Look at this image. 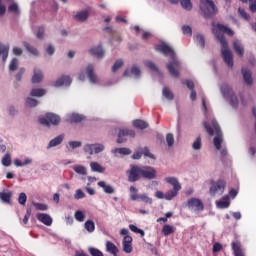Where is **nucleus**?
Listing matches in <instances>:
<instances>
[{
    "label": "nucleus",
    "instance_id": "47",
    "mask_svg": "<svg viewBox=\"0 0 256 256\" xmlns=\"http://www.w3.org/2000/svg\"><path fill=\"white\" fill-rule=\"evenodd\" d=\"M11 1L13 0H0V17H3V15H5V13L7 12V7H5V5H3L2 3H11Z\"/></svg>",
    "mask_w": 256,
    "mask_h": 256
},
{
    "label": "nucleus",
    "instance_id": "37",
    "mask_svg": "<svg viewBox=\"0 0 256 256\" xmlns=\"http://www.w3.org/2000/svg\"><path fill=\"white\" fill-rule=\"evenodd\" d=\"M73 169L78 175H87V168L83 165H75Z\"/></svg>",
    "mask_w": 256,
    "mask_h": 256
},
{
    "label": "nucleus",
    "instance_id": "39",
    "mask_svg": "<svg viewBox=\"0 0 256 256\" xmlns=\"http://www.w3.org/2000/svg\"><path fill=\"white\" fill-rule=\"evenodd\" d=\"M90 167L92 171H96V173H103V171H105V168H102L97 162H91Z\"/></svg>",
    "mask_w": 256,
    "mask_h": 256
},
{
    "label": "nucleus",
    "instance_id": "3",
    "mask_svg": "<svg viewBox=\"0 0 256 256\" xmlns=\"http://www.w3.org/2000/svg\"><path fill=\"white\" fill-rule=\"evenodd\" d=\"M211 123H212V127L209 124V122H204L203 125L210 136H213L216 133V136L213 139V143H214L215 149L219 151L223 143V132H221V127L219 126V123H217V120L213 119Z\"/></svg>",
    "mask_w": 256,
    "mask_h": 256
},
{
    "label": "nucleus",
    "instance_id": "24",
    "mask_svg": "<svg viewBox=\"0 0 256 256\" xmlns=\"http://www.w3.org/2000/svg\"><path fill=\"white\" fill-rule=\"evenodd\" d=\"M233 49H234L235 53L238 54L240 57H243V55H245V49L243 48V45H241V42L234 41Z\"/></svg>",
    "mask_w": 256,
    "mask_h": 256
},
{
    "label": "nucleus",
    "instance_id": "60",
    "mask_svg": "<svg viewBox=\"0 0 256 256\" xmlns=\"http://www.w3.org/2000/svg\"><path fill=\"white\" fill-rule=\"evenodd\" d=\"M140 201H144V203H148L149 205H151V203H153V200L151 198H149L147 195L143 194V195H139Z\"/></svg>",
    "mask_w": 256,
    "mask_h": 256
},
{
    "label": "nucleus",
    "instance_id": "40",
    "mask_svg": "<svg viewBox=\"0 0 256 256\" xmlns=\"http://www.w3.org/2000/svg\"><path fill=\"white\" fill-rule=\"evenodd\" d=\"M74 217L76 221H79V223H83V221H85V213L81 210H77L74 214Z\"/></svg>",
    "mask_w": 256,
    "mask_h": 256
},
{
    "label": "nucleus",
    "instance_id": "64",
    "mask_svg": "<svg viewBox=\"0 0 256 256\" xmlns=\"http://www.w3.org/2000/svg\"><path fill=\"white\" fill-rule=\"evenodd\" d=\"M251 13H256V0H248Z\"/></svg>",
    "mask_w": 256,
    "mask_h": 256
},
{
    "label": "nucleus",
    "instance_id": "7",
    "mask_svg": "<svg viewBox=\"0 0 256 256\" xmlns=\"http://www.w3.org/2000/svg\"><path fill=\"white\" fill-rule=\"evenodd\" d=\"M39 123L41 125H45V127H51V125L56 127L59 125V123H61V117L55 113L48 112L39 118Z\"/></svg>",
    "mask_w": 256,
    "mask_h": 256
},
{
    "label": "nucleus",
    "instance_id": "13",
    "mask_svg": "<svg viewBox=\"0 0 256 256\" xmlns=\"http://www.w3.org/2000/svg\"><path fill=\"white\" fill-rule=\"evenodd\" d=\"M127 137L135 138V132L129 129H122L118 133L117 143H125L127 141Z\"/></svg>",
    "mask_w": 256,
    "mask_h": 256
},
{
    "label": "nucleus",
    "instance_id": "58",
    "mask_svg": "<svg viewBox=\"0 0 256 256\" xmlns=\"http://www.w3.org/2000/svg\"><path fill=\"white\" fill-rule=\"evenodd\" d=\"M144 65H146V67H148L149 69H151L152 71H159V69L157 68V66L155 65V63H153L152 61H145Z\"/></svg>",
    "mask_w": 256,
    "mask_h": 256
},
{
    "label": "nucleus",
    "instance_id": "11",
    "mask_svg": "<svg viewBox=\"0 0 256 256\" xmlns=\"http://www.w3.org/2000/svg\"><path fill=\"white\" fill-rule=\"evenodd\" d=\"M105 150V146L103 144H86L84 146L85 153H88V155H93V153H101Z\"/></svg>",
    "mask_w": 256,
    "mask_h": 256
},
{
    "label": "nucleus",
    "instance_id": "2",
    "mask_svg": "<svg viewBox=\"0 0 256 256\" xmlns=\"http://www.w3.org/2000/svg\"><path fill=\"white\" fill-rule=\"evenodd\" d=\"M155 49L159 51V53L165 55L166 57H170L171 59H173V61L168 63L166 67L171 77H179V69H181V63L175 60V50H173L171 46L165 43L157 45Z\"/></svg>",
    "mask_w": 256,
    "mask_h": 256
},
{
    "label": "nucleus",
    "instance_id": "45",
    "mask_svg": "<svg viewBox=\"0 0 256 256\" xmlns=\"http://www.w3.org/2000/svg\"><path fill=\"white\" fill-rule=\"evenodd\" d=\"M195 42L200 45V47L205 48V37L203 35L198 34L195 36Z\"/></svg>",
    "mask_w": 256,
    "mask_h": 256
},
{
    "label": "nucleus",
    "instance_id": "30",
    "mask_svg": "<svg viewBox=\"0 0 256 256\" xmlns=\"http://www.w3.org/2000/svg\"><path fill=\"white\" fill-rule=\"evenodd\" d=\"M47 91L43 88H33L30 92L31 97H43Z\"/></svg>",
    "mask_w": 256,
    "mask_h": 256
},
{
    "label": "nucleus",
    "instance_id": "15",
    "mask_svg": "<svg viewBox=\"0 0 256 256\" xmlns=\"http://www.w3.org/2000/svg\"><path fill=\"white\" fill-rule=\"evenodd\" d=\"M86 74L90 83H93L94 85L98 83L99 79L97 78V75H95V68L93 67V65L89 64L86 67Z\"/></svg>",
    "mask_w": 256,
    "mask_h": 256
},
{
    "label": "nucleus",
    "instance_id": "6",
    "mask_svg": "<svg viewBox=\"0 0 256 256\" xmlns=\"http://www.w3.org/2000/svg\"><path fill=\"white\" fill-rule=\"evenodd\" d=\"M210 185L209 193L212 197L223 195L225 193V187H227V183L223 179L217 181L211 180Z\"/></svg>",
    "mask_w": 256,
    "mask_h": 256
},
{
    "label": "nucleus",
    "instance_id": "36",
    "mask_svg": "<svg viewBox=\"0 0 256 256\" xmlns=\"http://www.w3.org/2000/svg\"><path fill=\"white\" fill-rule=\"evenodd\" d=\"M162 95L169 101H173L174 95L173 92L168 87H164L162 90Z\"/></svg>",
    "mask_w": 256,
    "mask_h": 256
},
{
    "label": "nucleus",
    "instance_id": "29",
    "mask_svg": "<svg viewBox=\"0 0 256 256\" xmlns=\"http://www.w3.org/2000/svg\"><path fill=\"white\" fill-rule=\"evenodd\" d=\"M133 127H135L136 129L143 130V129H147V127H149V124L144 120L136 119L133 121Z\"/></svg>",
    "mask_w": 256,
    "mask_h": 256
},
{
    "label": "nucleus",
    "instance_id": "16",
    "mask_svg": "<svg viewBox=\"0 0 256 256\" xmlns=\"http://www.w3.org/2000/svg\"><path fill=\"white\" fill-rule=\"evenodd\" d=\"M36 217L40 223H43V225H46L47 227H51V225H53V218H51L49 214L38 213Z\"/></svg>",
    "mask_w": 256,
    "mask_h": 256
},
{
    "label": "nucleus",
    "instance_id": "41",
    "mask_svg": "<svg viewBox=\"0 0 256 256\" xmlns=\"http://www.w3.org/2000/svg\"><path fill=\"white\" fill-rule=\"evenodd\" d=\"M33 206L35 207L36 211H47L49 206L47 204L33 202Z\"/></svg>",
    "mask_w": 256,
    "mask_h": 256
},
{
    "label": "nucleus",
    "instance_id": "32",
    "mask_svg": "<svg viewBox=\"0 0 256 256\" xmlns=\"http://www.w3.org/2000/svg\"><path fill=\"white\" fill-rule=\"evenodd\" d=\"M162 233L165 237L171 235L172 233H175V228L169 224H166L162 228Z\"/></svg>",
    "mask_w": 256,
    "mask_h": 256
},
{
    "label": "nucleus",
    "instance_id": "5",
    "mask_svg": "<svg viewBox=\"0 0 256 256\" xmlns=\"http://www.w3.org/2000/svg\"><path fill=\"white\" fill-rule=\"evenodd\" d=\"M165 181L166 183H169V185L173 186V190H169L164 195L167 201H171V199H173V197H177L179 191H181V184H179V180H177L176 177H166Z\"/></svg>",
    "mask_w": 256,
    "mask_h": 256
},
{
    "label": "nucleus",
    "instance_id": "42",
    "mask_svg": "<svg viewBox=\"0 0 256 256\" xmlns=\"http://www.w3.org/2000/svg\"><path fill=\"white\" fill-rule=\"evenodd\" d=\"M19 67V59L13 58L9 64V71H17Z\"/></svg>",
    "mask_w": 256,
    "mask_h": 256
},
{
    "label": "nucleus",
    "instance_id": "14",
    "mask_svg": "<svg viewBox=\"0 0 256 256\" xmlns=\"http://www.w3.org/2000/svg\"><path fill=\"white\" fill-rule=\"evenodd\" d=\"M168 1L172 5H177V3H180L184 11H193V2H191V0H168Z\"/></svg>",
    "mask_w": 256,
    "mask_h": 256
},
{
    "label": "nucleus",
    "instance_id": "10",
    "mask_svg": "<svg viewBox=\"0 0 256 256\" xmlns=\"http://www.w3.org/2000/svg\"><path fill=\"white\" fill-rule=\"evenodd\" d=\"M187 207L190 211H197L198 213L205 209V204L199 198L192 197L187 200Z\"/></svg>",
    "mask_w": 256,
    "mask_h": 256
},
{
    "label": "nucleus",
    "instance_id": "55",
    "mask_svg": "<svg viewBox=\"0 0 256 256\" xmlns=\"http://www.w3.org/2000/svg\"><path fill=\"white\" fill-rule=\"evenodd\" d=\"M182 33H183L184 35H189V37H191V35H193V30L190 28L189 25H184V26L182 27Z\"/></svg>",
    "mask_w": 256,
    "mask_h": 256
},
{
    "label": "nucleus",
    "instance_id": "1",
    "mask_svg": "<svg viewBox=\"0 0 256 256\" xmlns=\"http://www.w3.org/2000/svg\"><path fill=\"white\" fill-rule=\"evenodd\" d=\"M223 33H226L229 37H233L234 32L231 28L223 24H217V31L215 32L216 39L220 41V45L222 47L221 54L224 63H226L228 67H233V52L229 49V43L227 42V39H225V35H223Z\"/></svg>",
    "mask_w": 256,
    "mask_h": 256
},
{
    "label": "nucleus",
    "instance_id": "18",
    "mask_svg": "<svg viewBox=\"0 0 256 256\" xmlns=\"http://www.w3.org/2000/svg\"><path fill=\"white\" fill-rule=\"evenodd\" d=\"M75 21L79 23H85L89 19V10H82L74 16Z\"/></svg>",
    "mask_w": 256,
    "mask_h": 256
},
{
    "label": "nucleus",
    "instance_id": "57",
    "mask_svg": "<svg viewBox=\"0 0 256 256\" xmlns=\"http://www.w3.org/2000/svg\"><path fill=\"white\" fill-rule=\"evenodd\" d=\"M238 12L241 15V17H243V19H245L246 21H249V19H251V16L247 14V11H245V9L239 8Z\"/></svg>",
    "mask_w": 256,
    "mask_h": 256
},
{
    "label": "nucleus",
    "instance_id": "26",
    "mask_svg": "<svg viewBox=\"0 0 256 256\" xmlns=\"http://www.w3.org/2000/svg\"><path fill=\"white\" fill-rule=\"evenodd\" d=\"M63 139H64L63 135H59L55 137L49 142L47 149H51V147H57V145H61V143H63Z\"/></svg>",
    "mask_w": 256,
    "mask_h": 256
},
{
    "label": "nucleus",
    "instance_id": "56",
    "mask_svg": "<svg viewBox=\"0 0 256 256\" xmlns=\"http://www.w3.org/2000/svg\"><path fill=\"white\" fill-rule=\"evenodd\" d=\"M38 103L39 102L36 99H33V98L26 99V105H28V107H37Z\"/></svg>",
    "mask_w": 256,
    "mask_h": 256
},
{
    "label": "nucleus",
    "instance_id": "23",
    "mask_svg": "<svg viewBox=\"0 0 256 256\" xmlns=\"http://www.w3.org/2000/svg\"><path fill=\"white\" fill-rule=\"evenodd\" d=\"M231 247L235 256H245V253H243V250L241 249V243L232 242Z\"/></svg>",
    "mask_w": 256,
    "mask_h": 256
},
{
    "label": "nucleus",
    "instance_id": "50",
    "mask_svg": "<svg viewBox=\"0 0 256 256\" xmlns=\"http://www.w3.org/2000/svg\"><path fill=\"white\" fill-rule=\"evenodd\" d=\"M88 252L90 253L91 256H105L103 255V252H101V250L93 247L89 248Z\"/></svg>",
    "mask_w": 256,
    "mask_h": 256
},
{
    "label": "nucleus",
    "instance_id": "12",
    "mask_svg": "<svg viewBox=\"0 0 256 256\" xmlns=\"http://www.w3.org/2000/svg\"><path fill=\"white\" fill-rule=\"evenodd\" d=\"M141 173L143 179H155L157 177V170L150 166H141Z\"/></svg>",
    "mask_w": 256,
    "mask_h": 256
},
{
    "label": "nucleus",
    "instance_id": "61",
    "mask_svg": "<svg viewBox=\"0 0 256 256\" xmlns=\"http://www.w3.org/2000/svg\"><path fill=\"white\" fill-rule=\"evenodd\" d=\"M84 197H85V192H83V190L81 189L76 190L74 199H84Z\"/></svg>",
    "mask_w": 256,
    "mask_h": 256
},
{
    "label": "nucleus",
    "instance_id": "49",
    "mask_svg": "<svg viewBox=\"0 0 256 256\" xmlns=\"http://www.w3.org/2000/svg\"><path fill=\"white\" fill-rule=\"evenodd\" d=\"M114 153H119L120 155H131V149L129 148H116Z\"/></svg>",
    "mask_w": 256,
    "mask_h": 256
},
{
    "label": "nucleus",
    "instance_id": "17",
    "mask_svg": "<svg viewBox=\"0 0 256 256\" xmlns=\"http://www.w3.org/2000/svg\"><path fill=\"white\" fill-rule=\"evenodd\" d=\"M71 77L62 75L59 79H57L54 83V87H62V85H65L66 87H69L71 85Z\"/></svg>",
    "mask_w": 256,
    "mask_h": 256
},
{
    "label": "nucleus",
    "instance_id": "54",
    "mask_svg": "<svg viewBox=\"0 0 256 256\" xmlns=\"http://www.w3.org/2000/svg\"><path fill=\"white\" fill-rule=\"evenodd\" d=\"M142 151V155H144V157H149L150 159H155V155H153L150 151L149 148L144 147L141 149Z\"/></svg>",
    "mask_w": 256,
    "mask_h": 256
},
{
    "label": "nucleus",
    "instance_id": "21",
    "mask_svg": "<svg viewBox=\"0 0 256 256\" xmlns=\"http://www.w3.org/2000/svg\"><path fill=\"white\" fill-rule=\"evenodd\" d=\"M98 187H101L103 191L106 192L108 195H112V193H115V188L107 184L105 181H99Z\"/></svg>",
    "mask_w": 256,
    "mask_h": 256
},
{
    "label": "nucleus",
    "instance_id": "34",
    "mask_svg": "<svg viewBox=\"0 0 256 256\" xmlns=\"http://www.w3.org/2000/svg\"><path fill=\"white\" fill-rule=\"evenodd\" d=\"M23 46L25 47L26 51H28V53H31L32 55H39V50L29 45V42H23Z\"/></svg>",
    "mask_w": 256,
    "mask_h": 256
},
{
    "label": "nucleus",
    "instance_id": "44",
    "mask_svg": "<svg viewBox=\"0 0 256 256\" xmlns=\"http://www.w3.org/2000/svg\"><path fill=\"white\" fill-rule=\"evenodd\" d=\"M2 165H4V167H10V165H11V154L7 153L3 156Z\"/></svg>",
    "mask_w": 256,
    "mask_h": 256
},
{
    "label": "nucleus",
    "instance_id": "62",
    "mask_svg": "<svg viewBox=\"0 0 256 256\" xmlns=\"http://www.w3.org/2000/svg\"><path fill=\"white\" fill-rule=\"evenodd\" d=\"M123 245V251L124 253H132L133 251V246L131 244H125V243H122Z\"/></svg>",
    "mask_w": 256,
    "mask_h": 256
},
{
    "label": "nucleus",
    "instance_id": "48",
    "mask_svg": "<svg viewBox=\"0 0 256 256\" xmlns=\"http://www.w3.org/2000/svg\"><path fill=\"white\" fill-rule=\"evenodd\" d=\"M201 147H202L201 136H198L192 144V149H194L195 151H199Z\"/></svg>",
    "mask_w": 256,
    "mask_h": 256
},
{
    "label": "nucleus",
    "instance_id": "28",
    "mask_svg": "<svg viewBox=\"0 0 256 256\" xmlns=\"http://www.w3.org/2000/svg\"><path fill=\"white\" fill-rule=\"evenodd\" d=\"M106 251L108 253H111L113 256H117V253H119V248L113 244V242H107L106 243Z\"/></svg>",
    "mask_w": 256,
    "mask_h": 256
},
{
    "label": "nucleus",
    "instance_id": "52",
    "mask_svg": "<svg viewBox=\"0 0 256 256\" xmlns=\"http://www.w3.org/2000/svg\"><path fill=\"white\" fill-rule=\"evenodd\" d=\"M18 203L20 205H25L27 203V194H25V192L19 194Z\"/></svg>",
    "mask_w": 256,
    "mask_h": 256
},
{
    "label": "nucleus",
    "instance_id": "4",
    "mask_svg": "<svg viewBox=\"0 0 256 256\" xmlns=\"http://www.w3.org/2000/svg\"><path fill=\"white\" fill-rule=\"evenodd\" d=\"M200 13L205 19H211L217 15L218 10L213 0H201L200 1Z\"/></svg>",
    "mask_w": 256,
    "mask_h": 256
},
{
    "label": "nucleus",
    "instance_id": "33",
    "mask_svg": "<svg viewBox=\"0 0 256 256\" xmlns=\"http://www.w3.org/2000/svg\"><path fill=\"white\" fill-rule=\"evenodd\" d=\"M11 197H13V193L11 192H1L0 199L4 203H11Z\"/></svg>",
    "mask_w": 256,
    "mask_h": 256
},
{
    "label": "nucleus",
    "instance_id": "31",
    "mask_svg": "<svg viewBox=\"0 0 256 256\" xmlns=\"http://www.w3.org/2000/svg\"><path fill=\"white\" fill-rule=\"evenodd\" d=\"M85 119V116L81 114H72L69 117L70 123H81Z\"/></svg>",
    "mask_w": 256,
    "mask_h": 256
},
{
    "label": "nucleus",
    "instance_id": "59",
    "mask_svg": "<svg viewBox=\"0 0 256 256\" xmlns=\"http://www.w3.org/2000/svg\"><path fill=\"white\" fill-rule=\"evenodd\" d=\"M8 11L10 13H19V5H17V3H13L8 7Z\"/></svg>",
    "mask_w": 256,
    "mask_h": 256
},
{
    "label": "nucleus",
    "instance_id": "46",
    "mask_svg": "<svg viewBox=\"0 0 256 256\" xmlns=\"http://www.w3.org/2000/svg\"><path fill=\"white\" fill-rule=\"evenodd\" d=\"M123 60L122 59H118L115 61L114 65L112 66V72L115 73L116 71H119V69H121V67H123Z\"/></svg>",
    "mask_w": 256,
    "mask_h": 256
},
{
    "label": "nucleus",
    "instance_id": "8",
    "mask_svg": "<svg viewBox=\"0 0 256 256\" xmlns=\"http://www.w3.org/2000/svg\"><path fill=\"white\" fill-rule=\"evenodd\" d=\"M221 91L227 99H229L230 104L232 107H237L239 105V100L237 99V96L235 95V92L229 86L228 84H223L221 87Z\"/></svg>",
    "mask_w": 256,
    "mask_h": 256
},
{
    "label": "nucleus",
    "instance_id": "63",
    "mask_svg": "<svg viewBox=\"0 0 256 256\" xmlns=\"http://www.w3.org/2000/svg\"><path fill=\"white\" fill-rule=\"evenodd\" d=\"M23 75H25V68H20L18 73L16 74V81H21L23 79Z\"/></svg>",
    "mask_w": 256,
    "mask_h": 256
},
{
    "label": "nucleus",
    "instance_id": "25",
    "mask_svg": "<svg viewBox=\"0 0 256 256\" xmlns=\"http://www.w3.org/2000/svg\"><path fill=\"white\" fill-rule=\"evenodd\" d=\"M216 205L219 209H228L229 205H231V202H229V196H225L222 200L217 201Z\"/></svg>",
    "mask_w": 256,
    "mask_h": 256
},
{
    "label": "nucleus",
    "instance_id": "20",
    "mask_svg": "<svg viewBox=\"0 0 256 256\" xmlns=\"http://www.w3.org/2000/svg\"><path fill=\"white\" fill-rule=\"evenodd\" d=\"M242 75H243V79H244L245 83H247V85H253V77L251 74V70H249L247 68H242Z\"/></svg>",
    "mask_w": 256,
    "mask_h": 256
},
{
    "label": "nucleus",
    "instance_id": "9",
    "mask_svg": "<svg viewBox=\"0 0 256 256\" xmlns=\"http://www.w3.org/2000/svg\"><path fill=\"white\" fill-rule=\"evenodd\" d=\"M126 175L130 183L139 181L142 177L141 166L131 165L130 169L126 171Z\"/></svg>",
    "mask_w": 256,
    "mask_h": 256
},
{
    "label": "nucleus",
    "instance_id": "43",
    "mask_svg": "<svg viewBox=\"0 0 256 256\" xmlns=\"http://www.w3.org/2000/svg\"><path fill=\"white\" fill-rule=\"evenodd\" d=\"M129 229L130 231H132L133 233H138L139 235H141V237H145V231L141 230L140 228H138L137 226L130 224L129 225Z\"/></svg>",
    "mask_w": 256,
    "mask_h": 256
},
{
    "label": "nucleus",
    "instance_id": "53",
    "mask_svg": "<svg viewBox=\"0 0 256 256\" xmlns=\"http://www.w3.org/2000/svg\"><path fill=\"white\" fill-rule=\"evenodd\" d=\"M131 73L137 78L141 77V69L137 65L132 66Z\"/></svg>",
    "mask_w": 256,
    "mask_h": 256
},
{
    "label": "nucleus",
    "instance_id": "38",
    "mask_svg": "<svg viewBox=\"0 0 256 256\" xmlns=\"http://www.w3.org/2000/svg\"><path fill=\"white\" fill-rule=\"evenodd\" d=\"M138 190L135 188V186L130 187V199L132 201H137L139 199Z\"/></svg>",
    "mask_w": 256,
    "mask_h": 256
},
{
    "label": "nucleus",
    "instance_id": "19",
    "mask_svg": "<svg viewBox=\"0 0 256 256\" xmlns=\"http://www.w3.org/2000/svg\"><path fill=\"white\" fill-rule=\"evenodd\" d=\"M90 53L91 55H94V57H97V59H103V57H105V50H103V47H101V45L90 49Z\"/></svg>",
    "mask_w": 256,
    "mask_h": 256
},
{
    "label": "nucleus",
    "instance_id": "35",
    "mask_svg": "<svg viewBox=\"0 0 256 256\" xmlns=\"http://www.w3.org/2000/svg\"><path fill=\"white\" fill-rule=\"evenodd\" d=\"M84 228L88 233H93L95 231V222L93 220H88L84 224Z\"/></svg>",
    "mask_w": 256,
    "mask_h": 256
},
{
    "label": "nucleus",
    "instance_id": "27",
    "mask_svg": "<svg viewBox=\"0 0 256 256\" xmlns=\"http://www.w3.org/2000/svg\"><path fill=\"white\" fill-rule=\"evenodd\" d=\"M0 55H2V60L5 63L9 57V45H3L0 43Z\"/></svg>",
    "mask_w": 256,
    "mask_h": 256
},
{
    "label": "nucleus",
    "instance_id": "51",
    "mask_svg": "<svg viewBox=\"0 0 256 256\" xmlns=\"http://www.w3.org/2000/svg\"><path fill=\"white\" fill-rule=\"evenodd\" d=\"M166 143L168 147H173L175 144V138L173 137V134L169 133L166 135Z\"/></svg>",
    "mask_w": 256,
    "mask_h": 256
},
{
    "label": "nucleus",
    "instance_id": "22",
    "mask_svg": "<svg viewBox=\"0 0 256 256\" xmlns=\"http://www.w3.org/2000/svg\"><path fill=\"white\" fill-rule=\"evenodd\" d=\"M31 81L32 83H41L43 81V72L38 68H34V74Z\"/></svg>",
    "mask_w": 256,
    "mask_h": 256
}]
</instances>
